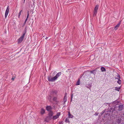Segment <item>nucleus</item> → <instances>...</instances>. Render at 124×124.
<instances>
[{"instance_id": "13", "label": "nucleus", "mask_w": 124, "mask_h": 124, "mask_svg": "<svg viewBox=\"0 0 124 124\" xmlns=\"http://www.w3.org/2000/svg\"><path fill=\"white\" fill-rule=\"evenodd\" d=\"M101 70L102 72H105L106 71V69L103 67H101Z\"/></svg>"}, {"instance_id": "21", "label": "nucleus", "mask_w": 124, "mask_h": 124, "mask_svg": "<svg viewBox=\"0 0 124 124\" xmlns=\"http://www.w3.org/2000/svg\"><path fill=\"white\" fill-rule=\"evenodd\" d=\"M121 119H119L117 120V122L118 124H119L121 123Z\"/></svg>"}, {"instance_id": "25", "label": "nucleus", "mask_w": 124, "mask_h": 124, "mask_svg": "<svg viewBox=\"0 0 124 124\" xmlns=\"http://www.w3.org/2000/svg\"><path fill=\"white\" fill-rule=\"evenodd\" d=\"M53 100L54 101H56L57 100V98L56 97H53Z\"/></svg>"}, {"instance_id": "33", "label": "nucleus", "mask_w": 124, "mask_h": 124, "mask_svg": "<svg viewBox=\"0 0 124 124\" xmlns=\"http://www.w3.org/2000/svg\"><path fill=\"white\" fill-rule=\"evenodd\" d=\"M34 2H33V4H34Z\"/></svg>"}, {"instance_id": "5", "label": "nucleus", "mask_w": 124, "mask_h": 124, "mask_svg": "<svg viewBox=\"0 0 124 124\" xmlns=\"http://www.w3.org/2000/svg\"><path fill=\"white\" fill-rule=\"evenodd\" d=\"M61 113L60 112L57 113V114L54 116L52 118L54 120L59 117V116L60 115Z\"/></svg>"}, {"instance_id": "6", "label": "nucleus", "mask_w": 124, "mask_h": 124, "mask_svg": "<svg viewBox=\"0 0 124 124\" xmlns=\"http://www.w3.org/2000/svg\"><path fill=\"white\" fill-rule=\"evenodd\" d=\"M9 6H8L6 10L5 14V16L6 18L8 15V13L9 11Z\"/></svg>"}, {"instance_id": "35", "label": "nucleus", "mask_w": 124, "mask_h": 124, "mask_svg": "<svg viewBox=\"0 0 124 124\" xmlns=\"http://www.w3.org/2000/svg\"><path fill=\"white\" fill-rule=\"evenodd\" d=\"M91 73H92V71H91Z\"/></svg>"}, {"instance_id": "12", "label": "nucleus", "mask_w": 124, "mask_h": 124, "mask_svg": "<svg viewBox=\"0 0 124 124\" xmlns=\"http://www.w3.org/2000/svg\"><path fill=\"white\" fill-rule=\"evenodd\" d=\"M68 117L69 118H73V117H74V116L71 115V114H70V112H68Z\"/></svg>"}, {"instance_id": "7", "label": "nucleus", "mask_w": 124, "mask_h": 124, "mask_svg": "<svg viewBox=\"0 0 124 124\" xmlns=\"http://www.w3.org/2000/svg\"><path fill=\"white\" fill-rule=\"evenodd\" d=\"M57 92L56 90H52L51 93V95L54 96L55 95L57 94Z\"/></svg>"}, {"instance_id": "34", "label": "nucleus", "mask_w": 124, "mask_h": 124, "mask_svg": "<svg viewBox=\"0 0 124 124\" xmlns=\"http://www.w3.org/2000/svg\"><path fill=\"white\" fill-rule=\"evenodd\" d=\"M12 79H13V80H14V78H12Z\"/></svg>"}, {"instance_id": "37", "label": "nucleus", "mask_w": 124, "mask_h": 124, "mask_svg": "<svg viewBox=\"0 0 124 124\" xmlns=\"http://www.w3.org/2000/svg\"><path fill=\"white\" fill-rule=\"evenodd\" d=\"M123 115H124V114H123Z\"/></svg>"}, {"instance_id": "8", "label": "nucleus", "mask_w": 124, "mask_h": 124, "mask_svg": "<svg viewBox=\"0 0 124 124\" xmlns=\"http://www.w3.org/2000/svg\"><path fill=\"white\" fill-rule=\"evenodd\" d=\"M67 93H65V94L63 98L64 103L65 104V103L67 101Z\"/></svg>"}, {"instance_id": "17", "label": "nucleus", "mask_w": 124, "mask_h": 124, "mask_svg": "<svg viewBox=\"0 0 124 124\" xmlns=\"http://www.w3.org/2000/svg\"><path fill=\"white\" fill-rule=\"evenodd\" d=\"M92 86V84H89L88 85H86L85 86L88 88L90 89Z\"/></svg>"}, {"instance_id": "29", "label": "nucleus", "mask_w": 124, "mask_h": 124, "mask_svg": "<svg viewBox=\"0 0 124 124\" xmlns=\"http://www.w3.org/2000/svg\"><path fill=\"white\" fill-rule=\"evenodd\" d=\"M62 122H59V124H62Z\"/></svg>"}, {"instance_id": "19", "label": "nucleus", "mask_w": 124, "mask_h": 124, "mask_svg": "<svg viewBox=\"0 0 124 124\" xmlns=\"http://www.w3.org/2000/svg\"><path fill=\"white\" fill-rule=\"evenodd\" d=\"M80 82L79 79L76 83V85H78L80 84Z\"/></svg>"}, {"instance_id": "24", "label": "nucleus", "mask_w": 124, "mask_h": 124, "mask_svg": "<svg viewBox=\"0 0 124 124\" xmlns=\"http://www.w3.org/2000/svg\"><path fill=\"white\" fill-rule=\"evenodd\" d=\"M29 11H28L27 17V18L26 19V20H27L28 18L29 17Z\"/></svg>"}, {"instance_id": "4", "label": "nucleus", "mask_w": 124, "mask_h": 124, "mask_svg": "<svg viewBox=\"0 0 124 124\" xmlns=\"http://www.w3.org/2000/svg\"><path fill=\"white\" fill-rule=\"evenodd\" d=\"M53 112L52 111H50L48 114L49 116L47 117V118L49 119V120H50L51 119V117L53 116Z\"/></svg>"}, {"instance_id": "30", "label": "nucleus", "mask_w": 124, "mask_h": 124, "mask_svg": "<svg viewBox=\"0 0 124 124\" xmlns=\"http://www.w3.org/2000/svg\"><path fill=\"white\" fill-rule=\"evenodd\" d=\"M108 104V103H105V104H105L106 105H107V104Z\"/></svg>"}, {"instance_id": "18", "label": "nucleus", "mask_w": 124, "mask_h": 124, "mask_svg": "<svg viewBox=\"0 0 124 124\" xmlns=\"http://www.w3.org/2000/svg\"><path fill=\"white\" fill-rule=\"evenodd\" d=\"M47 99L49 101H50L52 98V96L51 95H49L47 97Z\"/></svg>"}, {"instance_id": "15", "label": "nucleus", "mask_w": 124, "mask_h": 124, "mask_svg": "<svg viewBox=\"0 0 124 124\" xmlns=\"http://www.w3.org/2000/svg\"><path fill=\"white\" fill-rule=\"evenodd\" d=\"M45 112V110L43 108H42L40 111V113L41 115H43Z\"/></svg>"}, {"instance_id": "27", "label": "nucleus", "mask_w": 124, "mask_h": 124, "mask_svg": "<svg viewBox=\"0 0 124 124\" xmlns=\"http://www.w3.org/2000/svg\"><path fill=\"white\" fill-rule=\"evenodd\" d=\"M27 21V20H26V19L25 21L24 22V23H23V25L22 26L23 27V26L25 25Z\"/></svg>"}, {"instance_id": "23", "label": "nucleus", "mask_w": 124, "mask_h": 124, "mask_svg": "<svg viewBox=\"0 0 124 124\" xmlns=\"http://www.w3.org/2000/svg\"><path fill=\"white\" fill-rule=\"evenodd\" d=\"M22 10H21V11H20V12L19 13L18 15V18H19L20 16V15H21V13H22Z\"/></svg>"}, {"instance_id": "26", "label": "nucleus", "mask_w": 124, "mask_h": 124, "mask_svg": "<svg viewBox=\"0 0 124 124\" xmlns=\"http://www.w3.org/2000/svg\"><path fill=\"white\" fill-rule=\"evenodd\" d=\"M56 72L55 71H54V72L52 73V76H54L55 75V74H56Z\"/></svg>"}, {"instance_id": "16", "label": "nucleus", "mask_w": 124, "mask_h": 124, "mask_svg": "<svg viewBox=\"0 0 124 124\" xmlns=\"http://www.w3.org/2000/svg\"><path fill=\"white\" fill-rule=\"evenodd\" d=\"M116 76V77L115 78L116 79H120L121 78L120 76L118 74H117V75Z\"/></svg>"}, {"instance_id": "32", "label": "nucleus", "mask_w": 124, "mask_h": 124, "mask_svg": "<svg viewBox=\"0 0 124 124\" xmlns=\"http://www.w3.org/2000/svg\"><path fill=\"white\" fill-rule=\"evenodd\" d=\"M25 1V0H24V3Z\"/></svg>"}, {"instance_id": "28", "label": "nucleus", "mask_w": 124, "mask_h": 124, "mask_svg": "<svg viewBox=\"0 0 124 124\" xmlns=\"http://www.w3.org/2000/svg\"><path fill=\"white\" fill-rule=\"evenodd\" d=\"M98 115V114H97L96 113H95L94 114V115H95V116H97V115Z\"/></svg>"}, {"instance_id": "36", "label": "nucleus", "mask_w": 124, "mask_h": 124, "mask_svg": "<svg viewBox=\"0 0 124 124\" xmlns=\"http://www.w3.org/2000/svg\"><path fill=\"white\" fill-rule=\"evenodd\" d=\"M72 98V96H71V98Z\"/></svg>"}, {"instance_id": "14", "label": "nucleus", "mask_w": 124, "mask_h": 124, "mask_svg": "<svg viewBox=\"0 0 124 124\" xmlns=\"http://www.w3.org/2000/svg\"><path fill=\"white\" fill-rule=\"evenodd\" d=\"M69 118L68 117H67L66 118L65 121L66 123H70V122L69 121Z\"/></svg>"}, {"instance_id": "22", "label": "nucleus", "mask_w": 124, "mask_h": 124, "mask_svg": "<svg viewBox=\"0 0 124 124\" xmlns=\"http://www.w3.org/2000/svg\"><path fill=\"white\" fill-rule=\"evenodd\" d=\"M118 80L117 81V83L120 85L121 84V80L120 79Z\"/></svg>"}, {"instance_id": "9", "label": "nucleus", "mask_w": 124, "mask_h": 124, "mask_svg": "<svg viewBox=\"0 0 124 124\" xmlns=\"http://www.w3.org/2000/svg\"><path fill=\"white\" fill-rule=\"evenodd\" d=\"M52 109V108L51 106H47L46 107V109L48 111H51V110Z\"/></svg>"}, {"instance_id": "20", "label": "nucleus", "mask_w": 124, "mask_h": 124, "mask_svg": "<svg viewBox=\"0 0 124 124\" xmlns=\"http://www.w3.org/2000/svg\"><path fill=\"white\" fill-rule=\"evenodd\" d=\"M120 89V87H115V90L118 91H119Z\"/></svg>"}, {"instance_id": "31", "label": "nucleus", "mask_w": 124, "mask_h": 124, "mask_svg": "<svg viewBox=\"0 0 124 124\" xmlns=\"http://www.w3.org/2000/svg\"><path fill=\"white\" fill-rule=\"evenodd\" d=\"M34 0H32V1L33 2H34Z\"/></svg>"}, {"instance_id": "11", "label": "nucleus", "mask_w": 124, "mask_h": 124, "mask_svg": "<svg viewBox=\"0 0 124 124\" xmlns=\"http://www.w3.org/2000/svg\"><path fill=\"white\" fill-rule=\"evenodd\" d=\"M123 106L122 105H120L119 106L118 110L119 111L122 110L123 108Z\"/></svg>"}, {"instance_id": "1", "label": "nucleus", "mask_w": 124, "mask_h": 124, "mask_svg": "<svg viewBox=\"0 0 124 124\" xmlns=\"http://www.w3.org/2000/svg\"><path fill=\"white\" fill-rule=\"evenodd\" d=\"M61 72H60L57 73L56 75L53 78L48 77V80L49 82H54L57 80V78L61 75Z\"/></svg>"}, {"instance_id": "2", "label": "nucleus", "mask_w": 124, "mask_h": 124, "mask_svg": "<svg viewBox=\"0 0 124 124\" xmlns=\"http://www.w3.org/2000/svg\"><path fill=\"white\" fill-rule=\"evenodd\" d=\"M26 28H25V31H24L23 32L22 35L21 37H20L18 39V42L19 43H21L23 40L25 34L26 33Z\"/></svg>"}, {"instance_id": "10", "label": "nucleus", "mask_w": 124, "mask_h": 124, "mask_svg": "<svg viewBox=\"0 0 124 124\" xmlns=\"http://www.w3.org/2000/svg\"><path fill=\"white\" fill-rule=\"evenodd\" d=\"M121 21H120L117 24L115 27V29L116 30L117 29V27H119V26H120L121 23Z\"/></svg>"}, {"instance_id": "3", "label": "nucleus", "mask_w": 124, "mask_h": 124, "mask_svg": "<svg viewBox=\"0 0 124 124\" xmlns=\"http://www.w3.org/2000/svg\"><path fill=\"white\" fill-rule=\"evenodd\" d=\"M99 6L98 5H96L95 7L93 13V16H95L96 15L97 13V10Z\"/></svg>"}]
</instances>
